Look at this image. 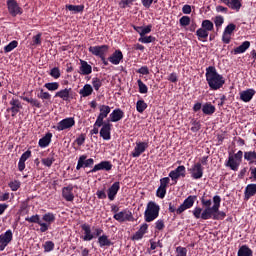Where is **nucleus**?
Listing matches in <instances>:
<instances>
[{
	"mask_svg": "<svg viewBox=\"0 0 256 256\" xmlns=\"http://www.w3.org/2000/svg\"><path fill=\"white\" fill-rule=\"evenodd\" d=\"M222 198L220 195L213 196V206L202 209L201 207H195L192 214L195 219L202 220H214L220 221L227 217L226 212L221 211Z\"/></svg>",
	"mask_w": 256,
	"mask_h": 256,
	"instance_id": "nucleus-1",
	"label": "nucleus"
},
{
	"mask_svg": "<svg viewBox=\"0 0 256 256\" xmlns=\"http://www.w3.org/2000/svg\"><path fill=\"white\" fill-rule=\"evenodd\" d=\"M244 160L249 165H256V151L255 150H249L243 152L242 150H239L235 154H229L228 161L225 162V166L229 168L230 170L237 172L239 170V167Z\"/></svg>",
	"mask_w": 256,
	"mask_h": 256,
	"instance_id": "nucleus-2",
	"label": "nucleus"
},
{
	"mask_svg": "<svg viewBox=\"0 0 256 256\" xmlns=\"http://www.w3.org/2000/svg\"><path fill=\"white\" fill-rule=\"evenodd\" d=\"M205 78L211 91H218L226 84L225 77L218 72L215 66H208L206 68Z\"/></svg>",
	"mask_w": 256,
	"mask_h": 256,
	"instance_id": "nucleus-3",
	"label": "nucleus"
},
{
	"mask_svg": "<svg viewBox=\"0 0 256 256\" xmlns=\"http://www.w3.org/2000/svg\"><path fill=\"white\" fill-rule=\"evenodd\" d=\"M160 205L155 201H149L147 203L146 209L144 211V220L146 223H151L155 221L160 214Z\"/></svg>",
	"mask_w": 256,
	"mask_h": 256,
	"instance_id": "nucleus-4",
	"label": "nucleus"
},
{
	"mask_svg": "<svg viewBox=\"0 0 256 256\" xmlns=\"http://www.w3.org/2000/svg\"><path fill=\"white\" fill-rule=\"evenodd\" d=\"M198 196L197 195H189L187 198L184 199L183 204H181L177 208V215L183 214L186 210L191 209L195 202L197 201Z\"/></svg>",
	"mask_w": 256,
	"mask_h": 256,
	"instance_id": "nucleus-5",
	"label": "nucleus"
},
{
	"mask_svg": "<svg viewBox=\"0 0 256 256\" xmlns=\"http://www.w3.org/2000/svg\"><path fill=\"white\" fill-rule=\"evenodd\" d=\"M113 219L119 223L134 222L135 218L130 210L124 209L113 215Z\"/></svg>",
	"mask_w": 256,
	"mask_h": 256,
	"instance_id": "nucleus-6",
	"label": "nucleus"
},
{
	"mask_svg": "<svg viewBox=\"0 0 256 256\" xmlns=\"http://www.w3.org/2000/svg\"><path fill=\"white\" fill-rule=\"evenodd\" d=\"M99 114L95 121V126L98 128H101L104 123V119L108 117V115L111 113V107L108 105H100L99 107Z\"/></svg>",
	"mask_w": 256,
	"mask_h": 256,
	"instance_id": "nucleus-7",
	"label": "nucleus"
},
{
	"mask_svg": "<svg viewBox=\"0 0 256 256\" xmlns=\"http://www.w3.org/2000/svg\"><path fill=\"white\" fill-rule=\"evenodd\" d=\"M74 126H75V119L73 117H67L59 121L56 126H53V129H55L58 132H61V131L71 129Z\"/></svg>",
	"mask_w": 256,
	"mask_h": 256,
	"instance_id": "nucleus-8",
	"label": "nucleus"
},
{
	"mask_svg": "<svg viewBox=\"0 0 256 256\" xmlns=\"http://www.w3.org/2000/svg\"><path fill=\"white\" fill-rule=\"evenodd\" d=\"M168 177L174 181V184H177L180 178L186 177V167L184 165H179L169 172Z\"/></svg>",
	"mask_w": 256,
	"mask_h": 256,
	"instance_id": "nucleus-9",
	"label": "nucleus"
},
{
	"mask_svg": "<svg viewBox=\"0 0 256 256\" xmlns=\"http://www.w3.org/2000/svg\"><path fill=\"white\" fill-rule=\"evenodd\" d=\"M112 169L113 164L111 163V161L104 160L99 162L98 164H95L93 168L87 172V174H94L99 171L110 172Z\"/></svg>",
	"mask_w": 256,
	"mask_h": 256,
	"instance_id": "nucleus-10",
	"label": "nucleus"
},
{
	"mask_svg": "<svg viewBox=\"0 0 256 256\" xmlns=\"http://www.w3.org/2000/svg\"><path fill=\"white\" fill-rule=\"evenodd\" d=\"M191 178L193 180H200L204 176V167L202 166V163L197 162L190 169H188Z\"/></svg>",
	"mask_w": 256,
	"mask_h": 256,
	"instance_id": "nucleus-11",
	"label": "nucleus"
},
{
	"mask_svg": "<svg viewBox=\"0 0 256 256\" xmlns=\"http://www.w3.org/2000/svg\"><path fill=\"white\" fill-rule=\"evenodd\" d=\"M25 221L28 223L37 224L40 226L39 230L41 233H45L48 231V224L44 223L39 214L32 215L30 217H25Z\"/></svg>",
	"mask_w": 256,
	"mask_h": 256,
	"instance_id": "nucleus-12",
	"label": "nucleus"
},
{
	"mask_svg": "<svg viewBox=\"0 0 256 256\" xmlns=\"http://www.w3.org/2000/svg\"><path fill=\"white\" fill-rule=\"evenodd\" d=\"M88 51L90 54H92L95 57L102 58L106 56V54L109 51L108 45H101V46H90L88 48Z\"/></svg>",
	"mask_w": 256,
	"mask_h": 256,
	"instance_id": "nucleus-13",
	"label": "nucleus"
},
{
	"mask_svg": "<svg viewBox=\"0 0 256 256\" xmlns=\"http://www.w3.org/2000/svg\"><path fill=\"white\" fill-rule=\"evenodd\" d=\"M13 240V232L11 229L0 234V252H3L9 243Z\"/></svg>",
	"mask_w": 256,
	"mask_h": 256,
	"instance_id": "nucleus-14",
	"label": "nucleus"
},
{
	"mask_svg": "<svg viewBox=\"0 0 256 256\" xmlns=\"http://www.w3.org/2000/svg\"><path fill=\"white\" fill-rule=\"evenodd\" d=\"M94 163H95V160L93 158L87 159V155H81L78 158L76 170L79 171L82 168H91L93 167Z\"/></svg>",
	"mask_w": 256,
	"mask_h": 256,
	"instance_id": "nucleus-15",
	"label": "nucleus"
},
{
	"mask_svg": "<svg viewBox=\"0 0 256 256\" xmlns=\"http://www.w3.org/2000/svg\"><path fill=\"white\" fill-rule=\"evenodd\" d=\"M112 124L107 121V122H102L101 129L99 131L100 137L104 141H109L111 140V131H112Z\"/></svg>",
	"mask_w": 256,
	"mask_h": 256,
	"instance_id": "nucleus-16",
	"label": "nucleus"
},
{
	"mask_svg": "<svg viewBox=\"0 0 256 256\" xmlns=\"http://www.w3.org/2000/svg\"><path fill=\"white\" fill-rule=\"evenodd\" d=\"M6 5H8V13H10L12 17H17V15H22L23 13L22 8L19 6L17 1L8 0L6 1Z\"/></svg>",
	"mask_w": 256,
	"mask_h": 256,
	"instance_id": "nucleus-17",
	"label": "nucleus"
},
{
	"mask_svg": "<svg viewBox=\"0 0 256 256\" xmlns=\"http://www.w3.org/2000/svg\"><path fill=\"white\" fill-rule=\"evenodd\" d=\"M73 190H74V186L72 184L62 187L61 196L66 202L74 201L75 195L73 193Z\"/></svg>",
	"mask_w": 256,
	"mask_h": 256,
	"instance_id": "nucleus-18",
	"label": "nucleus"
},
{
	"mask_svg": "<svg viewBox=\"0 0 256 256\" xmlns=\"http://www.w3.org/2000/svg\"><path fill=\"white\" fill-rule=\"evenodd\" d=\"M149 148L148 142H136L134 150L131 152L133 158H139Z\"/></svg>",
	"mask_w": 256,
	"mask_h": 256,
	"instance_id": "nucleus-19",
	"label": "nucleus"
},
{
	"mask_svg": "<svg viewBox=\"0 0 256 256\" xmlns=\"http://www.w3.org/2000/svg\"><path fill=\"white\" fill-rule=\"evenodd\" d=\"M21 110H22L21 101L17 98H12L10 100V107L6 109V112H11L12 117H16Z\"/></svg>",
	"mask_w": 256,
	"mask_h": 256,
	"instance_id": "nucleus-20",
	"label": "nucleus"
},
{
	"mask_svg": "<svg viewBox=\"0 0 256 256\" xmlns=\"http://www.w3.org/2000/svg\"><path fill=\"white\" fill-rule=\"evenodd\" d=\"M124 117H125V112L121 108H115L109 114V121L111 123H117V122H120Z\"/></svg>",
	"mask_w": 256,
	"mask_h": 256,
	"instance_id": "nucleus-21",
	"label": "nucleus"
},
{
	"mask_svg": "<svg viewBox=\"0 0 256 256\" xmlns=\"http://www.w3.org/2000/svg\"><path fill=\"white\" fill-rule=\"evenodd\" d=\"M124 55L121 50H115L109 57L108 61L114 65L118 66L123 61Z\"/></svg>",
	"mask_w": 256,
	"mask_h": 256,
	"instance_id": "nucleus-22",
	"label": "nucleus"
},
{
	"mask_svg": "<svg viewBox=\"0 0 256 256\" xmlns=\"http://www.w3.org/2000/svg\"><path fill=\"white\" fill-rule=\"evenodd\" d=\"M71 93H72V88H64L57 91L54 95V98H59L64 102H68L70 101V99H72Z\"/></svg>",
	"mask_w": 256,
	"mask_h": 256,
	"instance_id": "nucleus-23",
	"label": "nucleus"
},
{
	"mask_svg": "<svg viewBox=\"0 0 256 256\" xmlns=\"http://www.w3.org/2000/svg\"><path fill=\"white\" fill-rule=\"evenodd\" d=\"M78 74L81 76H89L92 74V66L85 60L80 59Z\"/></svg>",
	"mask_w": 256,
	"mask_h": 256,
	"instance_id": "nucleus-24",
	"label": "nucleus"
},
{
	"mask_svg": "<svg viewBox=\"0 0 256 256\" xmlns=\"http://www.w3.org/2000/svg\"><path fill=\"white\" fill-rule=\"evenodd\" d=\"M120 190V182H114L107 190V197L109 201H114Z\"/></svg>",
	"mask_w": 256,
	"mask_h": 256,
	"instance_id": "nucleus-25",
	"label": "nucleus"
},
{
	"mask_svg": "<svg viewBox=\"0 0 256 256\" xmlns=\"http://www.w3.org/2000/svg\"><path fill=\"white\" fill-rule=\"evenodd\" d=\"M81 229L84 232L82 237L83 241L89 242L95 238V235L92 233L91 225L87 223L81 224Z\"/></svg>",
	"mask_w": 256,
	"mask_h": 256,
	"instance_id": "nucleus-26",
	"label": "nucleus"
},
{
	"mask_svg": "<svg viewBox=\"0 0 256 256\" xmlns=\"http://www.w3.org/2000/svg\"><path fill=\"white\" fill-rule=\"evenodd\" d=\"M254 196H256V183L248 184L245 187L244 200L249 201Z\"/></svg>",
	"mask_w": 256,
	"mask_h": 256,
	"instance_id": "nucleus-27",
	"label": "nucleus"
},
{
	"mask_svg": "<svg viewBox=\"0 0 256 256\" xmlns=\"http://www.w3.org/2000/svg\"><path fill=\"white\" fill-rule=\"evenodd\" d=\"M256 95V91L254 89H247L240 93V100L244 103H249L252 101L254 96Z\"/></svg>",
	"mask_w": 256,
	"mask_h": 256,
	"instance_id": "nucleus-28",
	"label": "nucleus"
},
{
	"mask_svg": "<svg viewBox=\"0 0 256 256\" xmlns=\"http://www.w3.org/2000/svg\"><path fill=\"white\" fill-rule=\"evenodd\" d=\"M53 134L51 132H47L42 138L38 141V146L42 149L47 148L52 141Z\"/></svg>",
	"mask_w": 256,
	"mask_h": 256,
	"instance_id": "nucleus-29",
	"label": "nucleus"
},
{
	"mask_svg": "<svg viewBox=\"0 0 256 256\" xmlns=\"http://www.w3.org/2000/svg\"><path fill=\"white\" fill-rule=\"evenodd\" d=\"M98 245L100 248L111 247L113 242L109 239V236L106 234H102L98 237Z\"/></svg>",
	"mask_w": 256,
	"mask_h": 256,
	"instance_id": "nucleus-30",
	"label": "nucleus"
},
{
	"mask_svg": "<svg viewBox=\"0 0 256 256\" xmlns=\"http://www.w3.org/2000/svg\"><path fill=\"white\" fill-rule=\"evenodd\" d=\"M251 47V42L250 41H244L240 46L236 47L233 50V54L234 55H240V54H244L247 52V50H249Z\"/></svg>",
	"mask_w": 256,
	"mask_h": 256,
	"instance_id": "nucleus-31",
	"label": "nucleus"
},
{
	"mask_svg": "<svg viewBox=\"0 0 256 256\" xmlns=\"http://www.w3.org/2000/svg\"><path fill=\"white\" fill-rule=\"evenodd\" d=\"M237 256H254V251L247 244H243L239 247Z\"/></svg>",
	"mask_w": 256,
	"mask_h": 256,
	"instance_id": "nucleus-32",
	"label": "nucleus"
},
{
	"mask_svg": "<svg viewBox=\"0 0 256 256\" xmlns=\"http://www.w3.org/2000/svg\"><path fill=\"white\" fill-rule=\"evenodd\" d=\"M42 220L44 221L43 223L47 225V230H49V227L51 224H53L56 220V216L52 212H47L42 215Z\"/></svg>",
	"mask_w": 256,
	"mask_h": 256,
	"instance_id": "nucleus-33",
	"label": "nucleus"
},
{
	"mask_svg": "<svg viewBox=\"0 0 256 256\" xmlns=\"http://www.w3.org/2000/svg\"><path fill=\"white\" fill-rule=\"evenodd\" d=\"M94 90L91 84H85L82 89L79 90V95L82 98L90 97L93 94Z\"/></svg>",
	"mask_w": 256,
	"mask_h": 256,
	"instance_id": "nucleus-34",
	"label": "nucleus"
},
{
	"mask_svg": "<svg viewBox=\"0 0 256 256\" xmlns=\"http://www.w3.org/2000/svg\"><path fill=\"white\" fill-rule=\"evenodd\" d=\"M202 112L206 116H212L216 112V107L212 103H205L202 106Z\"/></svg>",
	"mask_w": 256,
	"mask_h": 256,
	"instance_id": "nucleus-35",
	"label": "nucleus"
},
{
	"mask_svg": "<svg viewBox=\"0 0 256 256\" xmlns=\"http://www.w3.org/2000/svg\"><path fill=\"white\" fill-rule=\"evenodd\" d=\"M65 8L68 11H72V13L77 14V13H83L85 6L84 5H66Z\"/></svg>",
	"mask_w": 256,
	"mask_h": 256,
	"instance_id": "nucleus-36",
	"label": "nucleus"
},
{
	"mask_svg": "<svg viewBox=\"0 0 256 256\" xmlns=\"http://www.w3.org/2000/svg\"><path fill=\"white\" fill-rule=\"evenodd\" d=\"M22 100L27 102L28 104H30L31 107H35L37 109L42 108V104L38 99L29 98V97H22Z\"/></svg>",
	"mask_w": 256,
	"mask_h": 256,
	"instance_id": "nucleus-37",
	"label": "nucleus"
},
{
	"mask_svg": "<svg viewBox=\"0 0 256 256\" xmlns=\"http://www.w3.org/2000/svg\"><path fill=\"white\" fill-rule=\"evenodd\" d=\"M196 35H197L199 41L205 42L204 39H208L209 32L207 30H204V28H198L196 30Z\"/></svg>",
	"mask_w": 256,
	"mask_h": 256,
	"instance_id": "nucleus-38",
	"label": "nucleus"
},
{
	"mask_svg": "<svg viewBox=\"0 0 256 256\" xmlns=\"http://www.w3.org/2000/svg\"><path fill=\"white\" fill-rule=\"evenodd\" d=\"M201 28H203L208 33H210V31H214L215 26H214V23L211 20H203L202 23H201Z\"/></svg>",
	"mask_w": 256,
	"mask_h": 256,
	"instance_id": "nucleus-39",
	"label": "nucleus"
},
{
	"mask_svg": "<svg viewBox=\"0 0 256 256\" xmlns=\"http://www.w3.org/2000/svg\"><path fill=\"white\" fill-rule=\"evenodd\" d=\"M242 0H231L229 9H232V11L239 12L242 8Z\"/></svg>",
	"mask_w": 256,
	"mask_h": 256,
	"instance_id": "nucleus-40",
	"label": "nucleus"
},
{
	"mask_svg": "<svg viewBox=\"0 0 256 256\" xmlns=\"http://www.w3.org/2000/svg\"><path fill=\"white\" fill-rule=\"evenodd\" d=\"M148 108V104L144 100H138L136 102V111L140 114L144 113Z\"/></svg>",
	"mask_w": 256,
	"mask_h": 256,
	"instance_id": "nucleus-41",
	"label": "nucleus"
},
{
	"mask_svg": "<svg viewBox=\"0 0 256 256\" xmlns=\"http://www.w3.org/2000/svg\"><path fill=\"white\" fill-rule=\"evenodd\" d=\"M60 84L58 82L45 83L44 88L50 92H55L59 89Z\"/></svg>",
	"mask_w": 256,
	"mask_h": 256,
	"instance_id": "nucleus-42",
	"label": "nucleus"
},
{
	"mask_svg": "<svg viewBox=\"0 0 256 256\" xmlns=\"http://www.w3.org/2000/svg\"><path fill=\"white\" fill-rule=\"evenodd\" d=\"M102 86H103V82L100 78L98 77L92 78V87L96 92H98Z\"/></svg>",
	"mask_w": 256,
	"mask_h": 256,
	"instance_id": "nucleus-43",
	"label": "nucleus"
},
{
	"mask_svg": "<svg viewBox=\"0 0 256 256\" xmlns=\"http://www.w3.org/2000/svg\"><path fill=\"white\" fill-rule=\"evenodd\" d=\"M37 98L42 101H50L52 96L49 92H45L43 89H41L40 92L37 94Z\"/></svg>",
	"mask_w": 256,
	"mask_h": 256,
	"instance_id": "nucleus-44",
	"label": "nucleus"
},
{
	"mask_svg": "<svg viewBox=\"0 0 256 256\" xmlns=\"http://www.w3.org/2000/svg\"><path fill=\"white\" fill-rule=\"evenodd\" d=\"M137 85L140 94L148 93V86L141 79L137 80Z\"/></svg>",
	"mask_w": 256,
	"mask_h": 256,
	"instance_id": "nucleus-45",
	"label": "nucleus"
},
{
	"mask_svg": "<svg viewBox=\"0 0 256 256\" xmlns=\"http://www.w3.org/2000/svg\"><path fill=\"white\" fill-rule=\"evenodd\" d=\"M55 248V243L51 240L45 241L43 244L44 252L49 253L52 252Z\"/></svg>",
	"mask_w": 256,
	"mask_h": 256,
	"instance_id": "nucleus-46",
	"label": "nucleus"
},
{
	"mask_svg": "<svg viewBox=\"0 0 256 256\" xmlns=\"http://www.w3.org/2000/svg\"><path fill=\"white\" fill-rule=\"evenodd\" d=\"M17 47H18V41L14 40V41L8 43V45H6V47H4V52L11 53Z\"/></svg>",
	"mask_w": 256,
	"mask_h": 256,
	"instance_id": "nucleus-47",
	"label": "nucleus"
},
{
	"mask_svg": "<svg viewBox=\"0 0 256 256\" xmlns=\"http://www.w3.org/2000/svg\"><path fill=\"white\" fill-rule=\"evenodd\" d=\"M49 76L55 80H58L61 77L60 69L58 67H53L49 72Z\"/></svg>",
	"mask_w": 256,
	"mask_h": 256,
	"instance_id": "nucleus-48",
	"label": "nucleus"
},
{
	"mask_svg": "<svg viewBox=\"0 0 256 256\" xmlns=\"http://www.w3.org/2000/svg\"><path fill=\"white\" fill-rule=\"evenodd\" d=\"M54 162H55L54 157H47V158H42L41 159L42 165L47 167V168H51Z\"/></svg>",
	"mask_w": 256,
	"mask_h": 256,
	"instance_id": "nucleus-49",
	"label": "nucleus"
},
{
	"mask_svg": "<svg viewBox=\"0 0 256 256\" xmlns=\"http://www.w3.org/2000/svg\"><path fill=\"white\" fill-rule=\"evenodd\" d=\"M139 43H154V41H156V37L154 36H141L138 39Z\"/></svg>",
	"mask_w": 256,
	"mask_h": 256,
	"instance_id": "nucleus-50",
	"label": "nucleus"
},
{
	"mask_svg": "<svg viewBox=\"0 0 256 256\" xmlns=\"http://www.w3.org/2000/svg\"><path fill=\"white\" fill-rule=\"evenodd\" d=\"M190 23H191V18L189 16H182L179 19V24L181 25V27H188Z\"/></svg>",
	"mask_w": 256,
	"mask_h": 256,
	"instance_id": "nucleus-51",
	"label": "nucleus"
},
{
	"mask_svg": "<svg viewBox=\"0 0 256 256\" xmlns=\"http://www.w3.org/2000/svg\"><path fill=\"white\" fill-rule=\"evenodd\" d=\"M191 125H192L191 131L193 133H197V132H199L201 130V123L199 121L192 120Z\"/></svg>",
	"mask_w": 256,
	"mask_h": 256,
	"instance_id": "nucleus-52",
	"label": "nucleus"
},
{
	"mask_svg": "<svg viewBox=\"0 0 256 256\" xmlns=\"http://www.w3.org/2000/svg\"><path fill=\"white\" fill-rule=\"evenodd\" d=\"M188 249L186 247L177 246L176 247V256H187Z\"/></svg>",
	"mask_w": 256,
	"mask_h": 256,
	"instance_id": "nucleus-53",
	"label": "nucleus"
},
{
	"mask_svg": "<svg viewBox=\"0 0 256 256\" xmlns=\"http://www.w3.org/2000/svg\"><path fill=\"white\" fill-rule=\"evenodd\" d=\"M167 194V189L166 188H162V187H158L156 190V197L160 198V199H164L166 197Z\"/></svg>",
	"mask_w": 256,
	"mask_h": 256,
	"instance_id": "nucleus-54",
	"label": "nucleus"
},
{
	"mask_svg": "<svg viewBox=\"0 0 256 256\" xmlns=\"http://www.w3.org/2000/svg\"><path fill=\"white\" fill-rule=\"evenodd\" d=\"M170 181H171L170 177H163V178H161V179H160V185H159V187H160V188H163V189H167V187H168L169 184H170Z\"/></svg>",
	"mask_w": 256,
	"mask_h": 256,
	"instance_id": "nucleus-55",
	"label": "nucleus"
},
{
	"mask_svg": "<svg viewBox=\"0 0 256 256\" xmlns=\"http://www.w3.org/2000/svg\"><path fill=\"white\" fill-rule=\"evenodd\" d=\"M225 23V19L223 16H216L214 18V24H215V27H217L218 29L220 27H222V25Z\"/></svg>",
	"mask_w": 256,
	"mask_h": 256,
	"instance_id": "nucleus-56",
	"label": "nucleus"
},
{
	"mask_svg": "<svg viewBox=\"0 0 256 256\" xmlns=\"http://www.w3.org/2000/svg\"><path fill=\"white\" fill-rule=\"evenodd\" d=\"M86 141V135L85 134H80L76 139L75 143L77 144L78 147H81L84 145Z\"/></svg>",
	"mask_w": 256,
	"mask_h": 256,
	"instance_id": "nucleus-57",
	"label": "nucleus"
},
{
	"mask_svg": "<svg viewBox=\"0 0 256 256\" xmlns=\"http://www.w3.org/2000/svg\"><path fill=\"white\" fill-rule=\"evenodd\" d=\"M8 186H10V189L12 191L16 192L20 188L21 183L18 180H14V181H11L10 184H8Z\"/></svg>",
	"mask_w": 256,
	"mask_h": 256,
	"instance_id": "nucleus-58",
	"label": "nucleus"
},
{
	"mask_svg": "<svg viewBox=\"0 0 256 256\" xmlns=\"http://www.w3.org/2000/svg\"><path fill=\"white\" fill-rule=\"evenodd\" d=\"M136 73L140 74V75H143V76H148L150 75V70H149V67L148 66H142L140 67Z\"/></svg>",
	"mask_w": 256,
	"mask_h": 256,
	"instance_id": "nucleus-59",
	"label": "nucleus"
},
{
	"mask_svg": "<svg viewBox=\"0 0 256 256\" xmlns=\"http://www.w3.org/2000/svg\"><path fill=\"white\" fill-rule=\"evenodd\" d=\"M155 229L158 231H162L165 229V221L163 219H158L155 222Z\"/></svg>",
	"mask_w": 256,
	"mask_h": 256,
	"instance_id": "nucleus-60",
	"label": "nucleus"
},
{
	"mask_svg": "<svg viewBox=\"0 0 256 256\" xmlns=\"http://www.w3.org/2000/svg\"><path fill=\"white\" fill-rule=\"evenodd\" d=\"M32 152L31 150H26L24 153L21 154L19 160L22 162H26L28 159L31 158Z\"/></svg>",
	"mask_w": 256,
	"mask_h": 256,
	"instance_id": "nucleus-61",
	"label": "nucleus"
},
{
	"mask_svg": "<svg viewBox=\"0 0 256 256\" xmlns=\"http://www.w3.org/2000/svg\"><path fill=\"white\" fill-rule=\"evenodd\" d=\"M42 34L38 33L35 36L32 37V45H41L42 40H41Z\"/></svg>",
	"mask_w": 256,
	"mask_h": 256,
	"instance_id": "nucleus-62",
	"label": "nucleus"
},
{
	"mask_svg": "<svg viewBox=\"0 0 256 256\" xmlns=\"http://www.w3.org/2000/svg\"><path fill=\"white\" fill-rule=\"evenodd\" d=\"M235 29H236V25L233 24V23H231V24H229V25H227V26L225 27L224 33H227V34H229V35H232V33H234Z\"/></svg>",
	"mask_w": 256,
	"mask_h": 256,
	"instance_id": "nucleus-63",
	"label": "nucleus"
},
{
	"mask_svg": "<svg viewBox=\"0 0 256 256\" xmlns=\"http://www.w3.org/2000/svg\"><path fill=\"white\" fill-rule=\"evenodd\" d=\"M222 42L225 43V45H229V43H231V34L223 32V34H222Z\"/></svg>",
	"mask_w": 256,
	"mask_h": 256,
	"instance_id": "nucleus-64",
	"label": "nucleus"
}]
</instances>
